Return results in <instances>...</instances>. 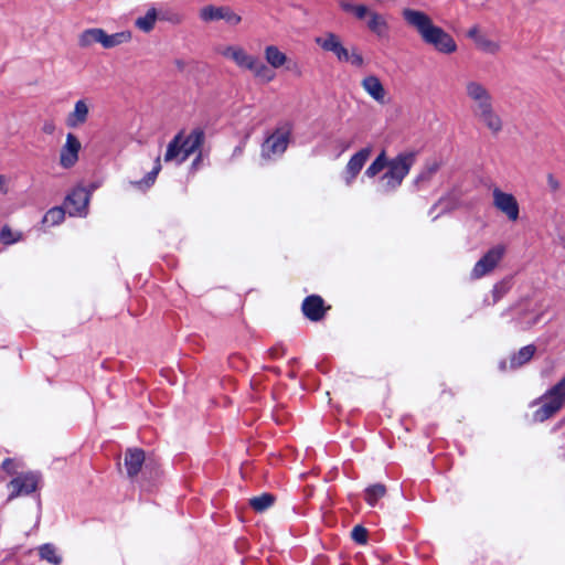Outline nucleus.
I'll list each match as a JSON object with an SVG mask.
<instances>
[{"label":"nucleus","mask_w":565,"mask_h":565,"mask_svg":"<svg viewBox=\"0 0 565 565\" xmlns=\"http://www.w3.org/2000/svg\"><path fill=\"white\" fill-rule=\"evenodd\" d=\"M402 14L405 22L417 32L420 40L437 53L451 55L458 51L454 36L435 24L426 12L406 8Z\"/></svg>","instance_id":"f257e3e1"},{"label":"nucleus","mask_w":565,"mask_h":565,"mask_svg":"<svg viewBox=\"0 0 565 565\" xmlns=\"http://www.w3.org/2000/svg\"><path fill=\"white\" fill-rule=\"evenodd\" d=\"M203 142V132L194 130L184 137L178 134L168 145L164 161H175L178 164L185 161L191 154L199 150Z\"/></svg>","instance_id":"f03ea898"},{"label":"nucleus","mask_w":565,"mask_h":565,"mask_svg":"<svg viewBox=\"0 0 565 565\" xmlns=\"http://www.w3.org/2000/svg\"><path fill=\"white\" fill-rule=\"evenodd\" d=\"M316 43L322 50L333 53L340 62H347L356 67H361L364 64L361 53L354 46L351 49L345 47L340 38L334 33H327L316 38Z\"/></svg>","instance_id":"7ed1b4c3"},{"label":"nucleus","mask_w":565,"mask_h":565,"mask_svg":"<svg viewBox=\"0 0 565 565\" xmlns=\"http://www.w3.org/2000/svg\"><path fill=\"white\" fill-rule=\"evenodd\" d=\"M463 92L470 104L472 116L494 104L490 88L479 79H467L463 84Z\"/></svg>","instance_id":"20e7f679"},{"label":"nucleus","mask_w":565,"mask_h":565,"mask_svg":"<svg viewBox=\"0 0 565 565\" xmlns=\"http://www.w3.org/2000/svg\"><path fill=\"white\" fill-rule=\"evenodd\" d=\"M565 403V376L542 397V406L535 411L536 422H544L557 413Z\"/></svg>","instance_id":"39448f33"},{"label":"nucleus","mask_w":565,"mask_h":565,"mask_svg":"<svg viewBox=\"0 0 565 565\" xmlns=\"http://www.w3.org/2000/svg\"><path fill=\"white\" fill-rule=\"evenodd\" d=\"M417 152L413 150L403 151L391 159V189L402 184L411 168L416 161Z\"/></svg>","instance_id":"423d86ee"},{"label":"nucleus","mask_w":565,"mask_h":565,"mask_svg":"<svg viewBox=\"0 0 565 565\" xmlns=\"http://www.w3.org/2000/svg\"><path fill=\"white\" fill-rule=\"evenodd\" d=\"M505 254L504 245H495L490 248L473 266L470 273L471 279H480L490 274L499 265Z\"/></svg>","instance_id":"0eeeda50"},{"label":"nucleus","mask_w":565,"mask_h":565,"mask_svg":"<svg viewBox=\"0 0 565 565\" xmlns=\"http://www.w3.org/2000/svg\"><path fill=\"white\" fill-rule=\"evenodd\" d=\"M199 17L203 22H216L223 20L230 26H236L242 22V17L226 6H205L200 9Z\"/></svg>","instance_id":"6e6552de"},{"label":"nucleus","mask_w":565,"mask_h":565,"mask_svg":"<svg viewBox=\"0 0 565 565\" xmlns=\"http://www.w3.org/2000/svg\"><path fill=\"white\" fill-rule=\"evenodd\" d=\"M493 206L507 216L511 222H516L520 215V205L512 193L504 192L499 188L492 190Z\"/></svg>","instance_id":"1a4fd4ad"},{"label":"nucleus","mask_w":565,"mask_h":565,"mask_svg":"<svg viewBox=\"0 0 565 565\" xmlns=\"http://www.w3.org/2000/svg\"><path fill=\"white\" fill-rule=\"evenodd\" d=\"M467 38L470 39L476 49L483 54L497 55L501 52L502 46L500 41L487 35L477 24L472 25L467 31Z\"/></svg>","instance_id":"9d476101"},{"label":"nucleus","mask_w":565,"mask_h":565,"mask_svg":"<svg viewBox=\"0 0 565 565\" xmlns=\"http://www.w3.org/2000/svg\"><path fill=\"white\" fill-rule=\"evenodd\" d=\"M289 143V131L276 130L262 145V157L270 160L282 154Z\"/></svg>","instance_id":"9b49d317"},{"label":"nucleus","mask_w":565,"mask_h":565,"mask_svg":"<svg viewBox=\"0 0 565 565\" xmlns=\"http://www.w3.org/2000/svg\"><path fill=\"white\" fill-rule=\"evenodd\" d=\"M264 58L274 70L285 68L300 75V68L296 62L290 60L285 52L277 45H267L264 47Z\"/></svg>","instance_id":"f8f14e48"},{"label":"nucleus","mask_w":565,"mask_h":565,"mask_svg":"<svg viewBox=\"0 0 565 565\" xmlns=\"http://www.w3.org/2000/svg\"><path fill=\"white\" fill-rule=\"evenodd\" d=\"M38 476L32 472L17 476L8 483V500H13L18 497L28 495L34 492L38 487Z\"/></svg>","instance_id":"ddd939ff"},{"label":"nucleus","mask_w":565,"mask_h":565,"mask_svg":"<svg viewBox=\"0 0 565 565\" xmlns=\"http://www.w3.org/2000/svg\"><path fill=\"white\" fill-rule=\"evenodd\" d=\"M82 145L78 138L68 132L65 137V142L58 151V163L64 169L73 168L79 158Z\"/></svg>","instance_id":"4468645a"},{"label":"nucleus","mask_w":565,"mask_h":565,"mask_svg":"<svg viewBox=\"0 0 565 565\" xmlns=\"http://www.w3.org/2000/svg\"><path fill=\"white\" fill-rule=\"evenodd\" d=\"M217 53L224 58L232 61L237 67L247 71L256 57L238 44L221 45L217 47Z\"/></svg>","instance_id":"2eb2a0df"},{"label":"nucleus","mask_w":565,"mask_h":565,"mask_svg":"<svg viewBox=\"0 0 565 565\" xmlns=\"http://www.w3.org/2000/svg\"><path fill=\"white\" fill-rule=\"evenodd\" d=\"M92 102L88 98H81L74 103L73 109L65 117V125L71 129L84 126L89 117Z\"/></svg>","instance_id":"dca6fc26"},{"label":"nucleus","mask_w":565,"mask_h":565,"mask_svg":"<svg viewBox=\"0 0 565 565\" xmlns=\"http://www.w3.org/2000/svg\"><path fill=\"white\" fill-rule=\"evenodd\" d=\"M89 202V193L84 188L74 189L64 202L70 216H85Z\"/></svg>","instance_id":"f3484780"},{"label":"nucleus","mask_w":565,"mask_h":565,"mask_svg":"<svg viewBox=\"0 0 565 565\" xmlns=\"http://www.w3.org/2000/svg\"><path fill=\"white\" fill-rule=\"evenodd\" d=\"M473 117L493 136L501 134L504 128V121L494 104L477 113Z\"/></svg>","instance_id":"a211bd4d"},{"label":"nucleus","mask_w":565,"mask_h":565,"mask_svg":"<svg viewBox=\"0 0 565 565\" xmlns=\"http://www.w3.org/2000/svg\"><path fill=\"white\" fill-rule=\"evenodd\" d=\"M370 154L371 148H363L351 157L345 168L348 183H351L352 180L359 174Z\"/></svg>","instance_id":"6ab92c4d"},{"label":"nucleus","mask_w":565,"mask_h":565,"mask_svg":"<svg viewBox=\"0 0 565 565\" xmlns=\"http://www.w3.org/2000/svg\"><path fill=\"white\" fill-rule=\"evenodd\" d=\"M145 452L139 448H129L125 454V467L127 475L132 478L138 475L145 463Z\"/></svg>","instance_id":"aec40b11"},{"label":"nucleus","mask_w":565,"mask_h":565,"mask_svg":"<svg viewBox=\"0 0 565 565\" xmlns=\"http://www.w3.org/2000/svg\"><path fill=\"white\" fill-rule=\"evenodd\" d=\"M302 311L305 316L312 320L318 321L324 315L323 300L319 296H309L302 303Z\"/></svg>","instance_id":"412c9836"},{"label":"nucleus","mask_w":565,"mask_h":565,"mask_svg":"<svg viewBox=\"0 0 565 565\" xmlns=\"http://www.w3.org/2000/svg\"><path fill=\"white\" fill-rule=\"evenodd\" d=\"M443 162L437 159H429L427 160L424 166L422 167L420 171L414 179V184L416 186H422L423 184L428 183L433 177L439 171L441 168Z\"/></svg>","instance_id":"4be33fe9"},{"label":"nucleus","mask_w":565,"mask_h":565,"mask_svg":"<svg viewBox=\"0 0 565 565\" xmlns=\"http://www.w3.org/2000/svg\"><path fill=\"white\" fill-rule=\"evenodd\" d=\"M248 71L252 72L254 77L263 84H268L276 77V74L271 67L267 63L265 64L259 61L257 57H255Z\"/></svg>","instance_id":"5701e85b"},{"label":"nucleus","mask_w":565,"mask_h":565,"mask_svg":"<svg viewBox=\"0 0 565 565\" xmlns=\"http://www.w3.org/2000/svg\"><path fill=\"white\" fill-rule=\"evenodd\" d=\"M362 87L374 100L384 103L385 89L377 77L373 75L366 76L362 81Z\"/></svg>","instance_id":"b1692460"},{"label":"nucleus","mask_w":565,"mask_h":565,"mask_svg":"<svg viewBox=\"0 0 565 565\" xmlns=\"http://www.w3.org/2000/svg\"><path fill=\"white\" fill-rule=\"evenodd\" d=\"M105 31L99 28L87 29L78 36V45L81 47H89L95 43L103 46Z\"/></svg>","instance_id":"393cba45"},{"label":"nucleus","mask_w":565,"mask_h":565,"mask_svg":"<svg viewBox=\"0 0 565 565\" xmlns=\"http://www.w3.org/2000/svg\"><path fill=\"white\" fill-rule=\"evenodd\" d=\"M131 32L130 31H120L114 34H104L103 47L104 49H114L119 45L129 43L131 41Z\"/></svg>","instance_id":"a878e982"},{"label":"nucleus","mask_w":565,"mask_h":565,"mask_svg":"<svg viewBox=\"0 0 565 565\" xmlns=\"http://www.w3.org/2000/svg\"><path fill=\"white\" fill-rule=\"evenodd\" d=\"M157 17V10L154 8H150L145 15L136 19L135 25L140 31L148 33L154 28Z\"/></svg>","instance_id":"bb28decb"},{"label":"nucleus","mask_w":565,"mask_h":565,"mask_svg":"<svg viewBox=\"0 0 565 565\" xmlns=\"http://www.w3.org/2000/svg\"><path fill=\"white\" fill-rule=\"evenodd\" d=\"M388 166L385 150H382L377 158L365 170V177L374 178Z\"/></svg>","instance_id":"cd10ccee"},{"label":"nucleus","mask_w":565,"mask_h":565,"mask_svg":"<svg viewBox=\"0 0 565 565\" xmlns=\"http://www.w3.org/2000/svg\"><path fill=\"white\" fill-rule=\"evenodd\" d=\"M275 502V497L270 493H262L260 495L254 497L249 500L250 507L256 512H264L269 509Z\"/></svg>","instance_id":"c85d7f7f"},{"label":"nucleus","mask_w":565,"mask_h":565,"mask_svg":"<svg viewBox=\"0 0 565 565\" xmlns=\"http://www.w3.org/2000/svg\"><path fill=\"white\" fill-rule=\"evenodd\" d=\"M39 554L42 559L58 565L62 562V556L57 553V548L52 544H44L39 547Z\"/></svg>","instance_id":"c756f323"},{"label":"nucleus","mask_w":565,"mask_h":565,"mask_svg":"<svg viewBox=\"0 0 565 565\" xmlns=\"http://www.w3.org/2000/svg\"><path fill=\"white\" fill-rule=\"evenodd\" d=\"M367 28L379 34L382 35L385 31L386 22L385 18L375 11H371L367 19H366Z\"/></svg>","instance_id":"7c9ffc66"},{"label":"nucleus","mask_w":565,"mask_h":565,"mask_svg":"<svg viewBox=\"0 0 565 565\" xmlns=\"http://www.w3.org/2000/svg\"><path fill=\"white\" fill-rule=\"evenodd\" d=\"M535 352L534 345H526L522 348L512 359H511V365L513 367L521 366L527 361L531 360Z\"/></svg>","instance_id":"2f4dec72"},{"label":"nucleus","mask_w":565,"mask_h":565,"mask_svg":"<svg viewBox=\"0 0 565 565\" xmlns=\"http://www.w3.org/2000/svg\"><path fill=\"white\" fill-rule=\"evenodd\" d=\"M65 213H67L65 207H53L49 210L44 215L43 223L50 225H58L63 222Z\"/></svg>","instance_id":"473e14b6"},{"label":"nucleus","mask_w":565,"mask_h":565,"mask_svg":"<svg viewBox=\"0 0 565 565\" xmlns=\"http://www.w3.org/2000/svg\"><path fill=\"white\" fill-rule=\"evenodd\" d=\"M386 488L383 484H375L366 490V501L370 505H374L379 498L385 495Z\"/></svg>","instance_id":"72a5a7b5"},{"label":"nucleus","mask_w":565,"mask_h":565,"mask_svg":"<svg viewBox=\"0 0 565 565\" xmlns=\"http://www.w3.org/2000/svg\"><path fill=\"white\" fill-rule=\"evenodd\" d=\"M22 238V235L21 233L19 232H13L10 227L8 226H4L2 227L1 232H0V241L6 244V245H10V244H13V243H17L19 242L20 239Z\"/></svg>","instance_id":"f704fd0d"},{"label":"nucleus","mask_w":565,"mask_h":565,"mask_svg":"<svg viewBox=\"0 0 565 565\" xmlns=\"http://www.w3.org/2000/svg\"><path fill=\"white\" fill-rule=\"evenodd\" d=\"M352 539L359 544H365L367 541V531L361 525H355L351 532Z\"/></svg>","instance_id":"c9c22d12"},{"label":"nucleus","mask_w":565,"mask_h":565,"mask_svg":"<svg viewBox=\"0 0 565 565\" xmlns=\"http://www.w3.org/2000/svg\"><path fill=\"white\" fill-rule=\"evenodd\" d=\"M546 183L551 193H556L561 189V181L552 173L546 175Z\"/></svg>","instance_id":"e433bc0d"},{"label":"nucleus","mask_w":565,"mask_h":565,"mask_svg":"<svg viewBox=\"0 0 565 565\" xmlns=\"http://www.w3.org/2000/svg\"><path fill=\"white\" fill-rule=\"evenodd\" d=\"M371 11L372 9L369 7L364 4H358L352 14L359 20H366Z\"/></svg>","instance_id":"4c0bfd02"},{"label":"nucleus","mask_w":565,"mask_h":565,"mask_svg":"<svg viewBox=\"0 0 565 565\" xmlns=\"http://www.w3.org/2000/svg\"><path fill=\"white\" fill-rule=\"evenodd\" d=\"M56 130V125L53 120H46L42 126V131L45 135H53Z\"/></svg>","instance_id":"58836bf2"},{"label":"nucleus","mask_w":565,"mask_h":565,"mask_svg":"<svg viewBox=\"0 0 565 565\" xmlns=\"http://www.w3.org/2000/svg\"><path fill=\"white\" fill-rule=\"evenodd\" d=\"M341 9L345 12H349V13H353L354 12V9L358 7V4H354L350 1H345V0H341L339 2Z\"/></svg>","instance_id":"ea45409f"},{"label":"nucleus","mask_w":565,"mask_h":565,"mask_svg":"<svg viewBox=\"0 0 565 565\" xmlns=\"http://www.w3.org/2000/svg\"><path fill=\"white\" fill-rule=\"evenodd\" d=\"M160 170H161L160 158H157V159H156V162H154L153 170H152V172L149 174V180H150V182H153V181H154V178H156V177H157V174L160 172Z\"/></svg>","instance_id":"a19ab883"},{"label":"nucleus","mask_w":565,"mask_h":565,"mask_svg":"<svg viewBox=\"0 0 565 565\" xmlns=\"http://www.w3.org/2000/svg\"><path fill=\"white\" fill-rule=\"evenodd\" d=\"M8 191H9L8 179L6 175L0 174V192L8 193Z\"/></svg>","instance_id":"79ce46f5"},{"label":"nucleus","mask_w":565,"mask_h":565,"mask_svg":"<svg viewBox=\"0 0 565 565\" xmlns=\"http://www.w3.org/2000/svg\"><path fill=\"white\" fill-rule=\"evenodd\" d=\"M174 65L179 71H183L185 68V62L183 60H175Z\"/></svg>","instance_id":"37998d69"}]
</instances>
